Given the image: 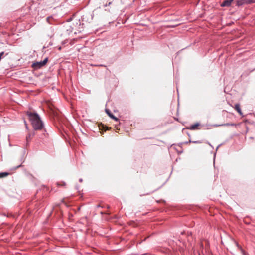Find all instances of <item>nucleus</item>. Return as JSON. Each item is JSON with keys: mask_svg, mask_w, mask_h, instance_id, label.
Wrapping results in <instances>:
<instances>
[{"mask_svg": "<svg viewBox=\"0 0 255 255\" xmlns=\"http://www.w3.org/2000/svg\"><path fill=\"white\" fill-rule=\"evenodd\" d=\"M226 125H227V126L233 125V124H226Z\"/></svg>", "mask_w": 255, "mask_h": 255, "instance_id": "10", "label": "nucleus"}, {"mask_svg": "<svg viewBox=\"0 0 255 255\" xmlns=\"http://www.w3.org/2000/svg\"><path fill=\"white\" fill-rule=\"evenodd\" d=\"M79 181H80V182H82V179H79Z\"/></svg>", "mask_w": 255, "mask_h": 255, "instance_id": "11", "label": "nucleus"}, {"mask_svg": "<svg viewBox=\"0 0 255 255\" xmlns=\"http://www.w3.org/2000/svg\"><path fill=\"white\" fill-rule=\"evenodd\" d=\"M234 108L240 115H242L243 113L240 108V105L239 103H237L235 105Z\"/></svg>", "mask_w": 255, "mask_h": 255, "instance_id": "4", "label": "nucleus"}, {"mask_svg": "<svg viewBox=\"0 0 255 255\" xmlns=\"http://www.w3.org/2000/svg\"><path fill=\"white\" fill-rule=\"evenodd\" d=\"M230 2V3L231 4L233 0H228Z\"/></svg>", "mask_w": 255, "mask_h": 255, "instance_id": "9", "label": "nucleus"}, {"mask_svg": "<svg viewBox=\"0 0 255 255\" xmlns=\"http://www.w3.org/2000/svg\"><path fill=\"white\" fill-rule=\"evenodd\" d=\"M231 5L230 2L228 0L224 1L221 4V6H229Z\"/></svg>", "mask_w": 255, "mask_h": 255, "instance_id": "7", "label": "nucleus"}, {"mask_svg": "<svg viewBox=\"0 0 255 255\" xmlns=\"http://www.w3.org/2000/svg\"><path fill=\"white\" fill-rule=\"evenodd\" d=\"M8 175V173H7V172L0 173V178H2V177H5V176H6Z\"/></svg>", "mask_w": 255, "mask_h": 255, "instance_id": "8", "label": "nucleus"}, {"mask_svg": "<svg viewBox=\"0 0 255 255\" xmlns=\"http://www.w3.org/2000/svg\"><path fill=\"white\" fill-rule=\"evenodd\" d=\"M253 0H239L237 1V5L238 6H241L244 4H249L254 3Z\"/></svg>", "mask_w": 255, "mask_h": 255, "instance_id": "3", "label": "nucleus"}, {"mask_svg": "<svg viewBox=\"0 0 255 255\" xmlns=\"http://www.w3.org/2000/svg\"><path fill=\"white\" fill-rule=\"evenodd\" d=\"M48 61V58H45L43 61L33 63L32 67L35 69L40 68L44 66Z\"/></svg>", "mask_w": 255, "mask_h": 255, "instance_id": "2", "label": "nucleus"}, {"mask_svg": "<svg viewBox=\"0 0 255 255\" xmlns=\"http://www.w3.org/2000/svg\"><path fill=\"white\" fill-rule=\"evenodd\" d=\"M27 115L28 116L31 124L35 129L39 130L42 128L43 127V123L37 113L27 112Z\"/></svg>", "mask_w": 255, "mask_h": 255, "instance_id": "1", "label": "nucleus"}, {"mask_svg": "<svg viewBox=\"0 0 255 255\" xmlns=\"http://www.w3.org/2000/svg\"><path fill=\"white\" fill-rule=\"evenodd\" d=\"M106 113L108 114V115L112 119H114L115 121H118V119L117 118H116V117H115L112 114H111L109 110H106Z\"/></svg>", "mask_w": 255, "mask_h": 255, "instance_id": "6", "label": "nucleus"}, {"mask_svg": "<svg viewBox=\"0 0 255 255\" xmlns=\"http://www.w3.org/2000/svg\"><path fill=\"white\" fill-rule=\"evenodd\" d=\"M199 126V123H195L194 124L190 126V127L188 128V129L190 130H195L197 129L198 127Z\"/></svg>", "mask_w": 255, "mask_h": 255, "instance_id": "5", "label": "nucleus"}, {"mask_svg": "<svg viewBox=\"0 0 255 255\" xmlns=\"http://www.w3.org/2000/svg\"><path fill=\"white\" fill-rule=\"evenodd\" d=\"M194 143H200L199 141H195Z\"/></svg>", "mask_w": 255, "mask_h": 255, "instance_id": "12", "label": "nucleus"}]
</instances>
